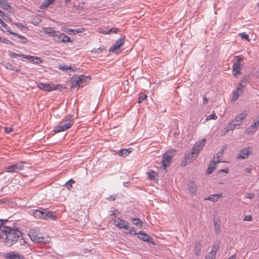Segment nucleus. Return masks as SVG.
Wrapping results in <instances>:
<instances>
[{"instance_id": "7c9ffc66", "label": "nucleus", "mask_w": 259, "mask_h": 259, "mask_svg": "<svg viewBox=\"0 0 259 259\" xmlns=\"http://www.w3.org/2000/svg\"><path fill=\"white\" fill-rule=\"evenodd\" d=\"M130 221L132 222L133 224L138 226L140 228H141L143 226V223L139 218H131Z\"/></svg>"}, {"instance_id": "cd10ccee", "label": "nucleus", "mask_w": 259, "mask_h": 259, "mask_svg": "<svg viewBox=\"0 0 259 259\" xmlns=\"http://www.w3.org/2000/svg\"><path fill=\"white\" fill-rule=\"evenodd\" d=\"M55 0H45L40 5L39 8L44 10L48 8L51 4H53Z\"/></svg>"}, {"instance_id": "09e8293b", "label": "nucleus", "mask_w": 259, "mask_h": 259, "mask_svg": "<svg viewBox=\"0 0 259 259\" xmlns=\"http://www.w3.org/2000/svg\"><path fill=\"white\" fill-rule=\"evenodd\" d=\"M147 96L146 95H143L140 96L139 97L138 102L140 104L143 101H144L146 98Z\"/></svg>"}, {"instance_id": "052dcab7", "label": "nucleus", "mask_w": 259, "mask_h": 259, "mask_svg": "<svg viewBox=\"0 0 259 259\" xmlns=\"http://www.w3.org/2000/svg\"><path fill=\"white\" fill-rule=\"evenodd\" d=\"M104 49L103 48H101L100 47L98 49V50H96L95 52L97 53H102Z\"/></svg>"}, {"instance_id": "aec40b11", "label": "nucleus", "mask_w": 259, "mask_h": 259, "mask_svg": "<svg viewBox=\"0 0 259 259\" xmlns=\"http://www.w3.org/2000/svg\"><path fill=\"white\" fill-rule=\"evenodd\" d=\"M1 64L7 69L11 71H14L16 72H19L22 75L24 74V73L21 71V69L19 68L16 67L11 63L2 62Z\"/></svg>"}, {"instance_id": "c9c22d12", "label": "nucleus", "mask_w": 259, "mask_h": 259, "mask_svg": "<svg viewBox=\"0 0 259 259\" xmlns=\"http://www.w3.org/2000/svg\"><path fill=\"white\" fill-rule=\"evenodd\" d=\"M29 57V59L28 60L34 63L38 64L42 62L41 58L38 57H34L30 55Z\"/></svg>"}, {"instance_id": "f8f14e48", "label": "nucleus", "mask_w": 259, "mask_h": 259, "mask_svg": "<svg viewBox=\"0 0 259 259\" xmlns=\"http://www.w3.org/2000/svg\"><path fill=\"white\" fill-rule=\"evenodd\" d=\"M137 235H138V237L140 239H141L145 242H147L149 243H151L153 245L155 244V243L152 237H150L148 234L145 233L144 231H140L139 233H138Z\"/></svg>"}, {"instance_id": "1a4fd4ad", "label": "nucleus", "mask_w": 259, "mask_h": 259, "mask_svg": "<svg viewBox=\"0 0 259 259\" xmlns=\"http://www.w3.org/2000/svg\"><path fill=\"white\" fill-rule=\"evenodd\" d=\"M24 166L23 165V162H21L19 163H14L12 165H9L7 167H5V171L7 172L12 173H18L21 170L23 169Z\"/></svg>"}, {"instance_id": "8fccbe9b", "label": "nucleus", "mask_w": 259, "mask_h": 259, "mask_svg": "<svg viewBox=\"0 0 259 259\" xmlns=\"http://www.w3.org/2000/svg\"><path fill=\"white\" fill-rule=\"evenodd\" d=\"M3 40H2V42L3 43H5V44H8V45H14V44L10 40H8L5 38H2Z\"/></svg>"}, {"instance_id": "6e6552de", "label": "nucleus", "mask_w": 259, "mask_h": 259, "mask_svg": "<svg viewBox=\"0 0 259 259\" xmlns=\"http://www.w3.org/2000/svg\"><path fill=\"white\" fill-rule=\"evenodd\" d=\"M38 88L45 91L50 92L55 90H61L62 88H64L62 85L57 84L51 83H45L43 82H39L37 85Z\"/></svg>"}, {"instance_id": "bb28decb", "label": "nucleus", "mask_w": 259, "mask_h": 259, "mask_svg": "<svg viewBox=\"0 0 259 259\" xmlns=\"http://www.w3.org/2000/svg\"><path fill=\"white\" fill-rule=\"evenodd\" d=\"M225 146H224L223 147L218 151V152L217 153V154L213 157V159L214 160H219V162H225L223 160V151L224 150Z\"/></svg>"}, {"instance_id": "4be33fe9", "label": "nucleus", "mask_w": 259, "mask_h": 259, "mask_svg": "<svg viewBox=\"0 0 259 259\" xmlns=\"http://www.w3.org/2000/svg\"><path fill=\"white\" fill-rule=\"evenodd\" d=\"M7 32H8L10 34L14 35L18 37L19 38H20V40L19 41V42L24 44H25L27 42L28 40L26 37H25L24 36H23V35H22L19 33H15V32L12 31L10 29L7 28Z\"/></svg>"}, {"instance_id": "2f4dec72", "label": "nucleus", "mask_w": 259, "mask_h": 259, "mask_svg": "<svg viewBox=\"0 0 259 259\" xmlns=\"http://www.w3.org/2000/svg\"><path fill=\"white\" fill-rule=\"evenodd\" d=\"M44 31L46 34H48L49 36L53 37L57 31L53 30L51 27H46L44 28Z\"/></svg>"}, {"instance_id": "a18cd8bd", "label": "nucleus", "mask_w": 259, "mask_h": 259, "mask_svg": "<svg viewBox=\"0 0 259 259\" xmlns=\"http://www.w3.org/2000/svg\"><path fill=\"white\" fill-rule=\"evenodd\" d=\"M217 116H216L215 113L213 112L210 115H208L206 119V120H208L210 119H216L217 118Z\"/></svg>"}, {"instance_id": "9b49d317", "label": "nucleus", "mask_w": 259, "mask_h": 259, "mask_svg": "<svg viewBox=\"0 0 259 259\" xmlns=\"http://www.w3.org/2000/svg\"><path fill=\"white\" fill-rule=\"evenodd\" d=\"M206 141V140L205 139H202L201 140L196 142L192 148V154H196L198 155V154L202 150L204 146Z\"/></svg>"}, {"instance_id": "7ed1b4c3", "label": "nucleus", "mask_w": 259, "mask_h": 259, "mask_svg": "<svg viewBox=\"0 0 259 259\" xmlns=\"http://www.w3.org/2000/svg\"><path fill=\"white\" fill-rule=\"evenodd\" d=\"M74 118L73 116L69 115L65 118V119L54 128L55 133H60L68 130L74 123Z\"/></svg>"}, {"instance_id": "49530a36", "label": "nucleus", "mask_w": 259, "mask_h": 259, "mask_svg": "<svg viewBox=\"0 0 259 259\" xmlns=\"http://www.w3.org/2000/svg\"><path fill=\"white\" fill-rule=\"evenodd\" d=\"M60 36H61V34H57V32L56 33H55V34L53 36L54 40H55L56 41H57V42H60V41L61 42L62 38H61Z\"/></svg>"}, {"instance_id": "603ef678", "label": "nucleus", "mask_w": 259, "mask_h": 259, "mask_svg": "<svg viewBox=\"0 0 259 259\" xmlns=\"http://www.w3.org/2000/svg\"><path fill=\"white\" fill-rule=\"evenodd\" d=\"M254 195L253 193H247L245 195V198L251 199L254 197Z\"/></svg>"}, {"instance_id": "6e6d98bb", "label": "nucleus", "mask_w": 259, "mask_h": 259, "mask_svg": "<svg viewBox=\"0 0 259 259\" xmlns=\"http://www.w3.org/2000/svg\"><path fill=\"white\" fill-rule=\"evenodd\" d=\"M244 220L251 221L252 220V217L250 215H245L244 217Z\"/></svg>"}, {"instance_id": "b1692460", "label": "nucleus", "mask_w": 259, "mask_h": 259, "mask_svg": "<svg viewBox=\"0 0 259 259\" xmlns=\"http://www.w3.org/2000/svg\"><path fill=\"white\" fill-rule=\"evenodd\" d=\"M249 76H245L241 79V80L239 82L238 85L237 86V88H239L240 90H243V89L244 88L246 85V83L248 81Z\"/></svg>"}, {"instance_id": "ea45409f", "label": "nucleus", "mask_w": 259, "mask_h": 259, "mask_svg": "<svg viewBox=\"0 0 259 259\" xmlns=\"http://www.w3.org/2000/svg\"><path fill=\"white\" fill-rule=\"evenodd\" d=\"M0 16L7 22H10L11 18L7 15H6L2 10H0Z\"/></svg>"}, {"instance_id": "ddd939ff", "label": "nucleus", "mask_w": 259, "mask_h": 259, "mask_svg": "<svg viewBox=\"0 0 259 259\" xmlns=\"http://www.w3.org/2000/svg\"><path fill=\"white\" fill-rule=\"evenodd\" d=\"M113 224L120 229L127 230L129 228L128 223L119 218L115 219L113 221Z\"/></svg>"}, {"instance_id": "4c0bfd02", "label": "nucleus", "mask_w": 259, "mask_h": 259, "mask_svg": "<svg viewBox=\"0 0 259 259\" xmlns=\"http://www.w3.org/2000/svg\"><path fill=\"white\" fill-rule=\"evenodd\" d=\"M201 244L196 243L195 246V252L196 255H199L201 253Z\"/></svg>"}, {"instance_id": "c03bdc74", "label": "nucleus", "mask_w": 259, "mask_h": 259, "mask_svg": "<svg viewBox=\"0 0 259 259\" xmlns=\"http://www.w3.org/2000/svg\"><path fill=\"white\" fill-rule=\"evenodd\" d=\"M213 223H214V227H215V230L217 232H218L219 229L220 228V221L214 219L213 220Z\"/></svg>"}, {"instance_id": "864d4df0", "label": "nucleus", "mask_w": 259, "mask_h": 259, "mask_svg": "<svg viewBox=\"0 0 259 259\" xmlns=\"http://www.w3.org/2000/svg\"><path fill=\"white\" fill-rule=\"evenodd\" d=\"M0 24L2 25V26H3L6 30L7 28H9V27H8V25L7 24H6L1 19H0Z\"/></svg>"}, {"instance_id": "0eeeda50", "label": "nucleus", "mask_w": 259, "mask_h": 259, "mask_svg": "<svg viewBox=\"0 0 259 259\" xmlns=\"http://www.w3.org/2000/svg\"><path fill=\"white\" fill-rule=\"evenodd\" d=\"M175 152L176 151L174 150H169L168 151H166L163 154L162 156V165L164 169L169 166L170 164Z\"/></svg>"}, {"instance_id": "37998d69", "label": "nucleus", "mask_w": 259, "mask_h": 259, "mask_svg": "<svg viewBox=\"0 0 259 259\" xmlns=\"http://www.w3.org/2000/svg\"><path fill=\"white\" fill-rule=\"evenodd\" d=\"M189 191L191 193H195L196 191V186L193 184H190L189 185Z\"/></svg>"}, {"instance_id": "680f3d73", "label": "nucleus", "mask_w": 259, "mask_h": 259, "mask_svg": "<svg viewBox=\"0 0 259 259\" xmlns=\"http://www.w3.org/2000/svg\"><path fill=\"white\" fill-rule=\"evenodd\" d=\"M8 55H9V56L11 58H14V52H11L10 51H8Z\"/></svg>"}, {"instance_id": "72a5a7b5", "label": "nucleus", "mask_w": 259, "mask_h": 259, "mask_svg": "<svg viewBox=\"0 0 259 259\" xmlns=\"http://www.w3.org/2000/svg\"><path fill=\"white\" fill-rule=\"evenodd\" d=\"M222 197V194L221 193L215 194V195H211L208 198H206V200H211L213 202L217 201L219 200V199Z\"/></svg>"}, {"instance_id": "f03ea898", "label": "nucleus", "mask_w": 259, "mask_h": 259, "mask_svg": "<svg viewBox=\"0 0 259 259\" xmlns=\"http://www.w3.org/2000/svg\"><path fill=\"white\" fill-rule=\"evenodd\" d=\"M31 214L35 218L54 220L57 218V216L54 214V212H51L48 209H43L39 208L36 210H32Z\"/></svg>"}, {"instance_id": "5701e85b", "label": "nucleus", "mask_w": 259, "mask_h": 259, "mask_svg": "<svg viewBox=\"0 0 259 259\" xmlns=\"http://www.w3.org/2000/svg\"><path fill=\"white\" fill-rule=\"evenodd\" d=\"M0 7L9 12H11L12 10V7L6 0H0Z\"/></svg>"}, {"instance_id": "20e7f679", "label": "nucleus", "mask_w": 259, "mask_h": 259, "mask_svg": "<svg viewBox=\"0 0 259 259\" xmlns=\"http://www.w3.org/2000/svg\"><path fill=\"white\" fill-rule=\"evenodd\" d=\"M91 80L90 76L80 75L77 77H72L71 79L72 88L76 87H83L85 86Z\"/></svg>"}, {"instance_id": "c756f323", "label": "nucleus", "mask_w": 259, "mask_h": 259, "mask_svg": "<svg viewBox=\"0 0 259 259\" xmlns=\"http://www.w3.org/2000/svg\"><path fill=\"white\" fill-rule=\"evenodd\" d=\"M84 29L83 28H77V29H68L67 30V34L69 35H74L77 33L83 32L84 31Z\"/></svg>"}, {"instance_id": "473e14b6", "label": "nucleus", "mask_w": 259, "mask_h": 259, "mask_svg": "<svg viewBox=\"0 0 259 259\" xmlns=\"http://www.w3.org/2000/svg\"><path fill=\"white\" fill-rule=\"evenodd\" d=\"M132 150L131 148L128 149H123L119 151L118 154L121 156H127L131 152Z\"/></svg>"}, {"instance_id": "5fc2aeb1", "label": "nucleus", "mask_w": 259, "mask_h": 259, "mask_svg": "<svg viewBox=\"0 0 259 259\" xmlns=\"http://www.w3.org/2000/svg\"><path fill=\"white\" fill-rule=\"evenodd\" d=\"M14 25H15L17 27H21V28H26L25 26L23 25L20 22H14Z\"/></svg>"}, {"instance_id": "58836bf2", "label": "nucleus", "mask_w": 259, "mask_h": 259, "mask_svg": "<svg viewBox=\"0 0 259 259\" xmlns=\"http://www.w3.org/2000/svg\"><path fill=\"white\" fill-rule=\"evenodd\" d=\"M118 31L119 29L118 28L113 27L109 30L103 31L102 33L106 34H109L110 33H116Z\"/></svg>"}, {"instance_id": "393cba45", "label": "nucleus", "mask_w": 259, "mask_h": 259, "mask_svg": "<svg viewBox=\"0 0 259 259\" xmlns=\"http://www.w3.org/2000/svg\"><path fill=\"white\" fill-rule=\"evenodd\" d=\"M148 178L151 181H155L157 180L158 174L153 170H150L147 172Z\"/></svg>"}, {"instance_id": "f3484780", "label": "nucleus", "mask_w": 259, "mask_h": 259, "mask_svg": "<svg viewBox=\"0 0 259 259\" xmlns=\"http://www.w3.org/2000/svg\"><path fill=\"white\" fill-rule=\"evenodd\" d=\"M4 257L5 259H25L23 255L15 251H11L6 253Z\"/></svg>"}, {"instance_id": "4468645a", "label": "nucleus", "mask_w": 259, "mask_h": 259, "mask_svg": "<svg viewBox=\"0 0 259 259\" xmlns=\"http://www.w3.org/2000/svg\"><path fill=\"white\" fill-rule=\"evenodd\" d=\"M219 244L220 243L219 242H216L214 243L211 251L206 254L205 259H215L216 253L220 248Z\"/></svg>"}, {"instance_id": "13d9d810", "label": "nucleus", "mask_w": 259, "mask_h": 259, "mask_svg": "<svg viewBox=\"0 0 259 259\" xmlns=\"http://www.w3.org/2000/svg\"><path fill=\"white\" fill-rule=\"evenodd\" d=\"M203 102L204 104H206L208 103V99L206 95H204L203 97Z\"/></svg>"}, {"instance_id": "423d86ee", "label": "nucleus", "mask_w": 259, "mask_h": 259, "mask_svg": "<svg viewBox=\"0 0 259 259\" xmlns=\"http://www.w3.org/2000/svg\"><path fill=\"white\" fill-rule=\"evenodd\" d=\"M247 115L248 112L246 110L243 111L238 114L234 120L228 124V132L230 130H233L235 126L240 125L242 123V120L245 119Z\"/></svg>"}, {"instance_id": "2eb2a0df", "label": "nucleus", "mask_w": 259, "mask_h": 259, "mask_svg": "<svg viewBox=\"0 0 259 259\" xmlns=\"http://www.w3.org/2000/svg\"><path fill=\"white\" fill-rule=\"evenodd\" d=\"M241 60L238 58L233 63V74L235 77L241 74Z\"/></svg>"}, {"instance_id": "69168bd1", "label": "nucleus", "mask_w": 259, "mask_h": 259, "mask_svg": "<svg viewBox=\"0 0 259 259\" xmlns=\"http://www.w3.org/2000/svg\"><path fill=\"white\" fill-rule=\"evenodd\" d=\"M236 255L235 254H233V255H231L228 259H236Z\"/></svg>"}, {"instance_id": "bf43d9fd", "label": "nucleus", "mask_w": 259, "mask_h": 259, "mask_svg": "<svg viewBox=\"0 0 259 259\" xmlns=\"http://www.w3.org/2000/svg\"><path fill=\"white\" fill-rule=\"evenodd\" d=\"M116 196H110L107 198V199L108 200H115Z\"/></svg>"}, {"instance_id": "c85d7f7f", "label": "nucleus", "mask_w": 259, "mask_h": 259, "mask_svg": "<svg viewBox=\"0 0 259 259\" xmlns=\"http://www.w3.org/2000/svg\"><path fill=\"white\" fill-rule=\"evenodd\" d=\"M3 221L0 220V241L4 239V234H6L5 228L6 226L3 225Z\"/></svg>"}, {"instance_id": "a878e982", "label": "nucleus", "mask_w": 259, "mask_h": 259, "mask_svg": "<svg viewBox=\"0 0 259 259\" xmlns=\"http://www.w3.org/2000/svg\"><path fill=\"white\" fill-rule=\"evenodd\" d=\"M242 93L243 90H240L239 88H236V89L233 93V96L231 98V100L233 102L236 101Z\"/></svg>"}, {"instance_id": "0e129e2a", "label": "nucleus", "mask_w": 259, "mask_h": 259, "mask_svg": "<svg viewBox=\"0 0 259 259\" xmlns=\"http://www.w3.org/2000/svg\"><path fill=\"white\" fill-rule=\"evenodd\" d=\"M251 170H252V169H251V168H245V170H245V172H249H249H250V171H251Z\"/></svg>"}, {"instance_id": "dca6fc26", "label": "nucleus", "mask_w": 259, "mask_h": 259, "mask_svg": "<svg viewBox=\"0 0 259 259\" xmlns=\"http://www.w3.org/2000/svg\"><path fill=\"white\" fill-rule=\"evenodd\" d=\"M125 36L121 37L117 39L115 42L113 44L112 47H111L109 51L110 52H114L115 51L118 50L121 46L124 44Z\"/></svg>"}, {"instance_id": "338daca9", "label": "nucleus", "mask_w": 259, "mask_h": 259, "mask_svg": "<svg viewBox=\"0 0 259 259\" xmlns=\"http://www.w3.org/2000/svg\"><path fill=\"white\" fill-rule=\"evenodd\" d=\"M40 21H41L40 19H38L37 21H36V22L35 23H34V24L35 25H37L40 22Z\"/></svg>"}, {"instance_id": "f704fd0d", "label": "nucleus", "mask_w": 259, "mask_h": 259, "mask_svg": "<svg viewBox=\"0 0 259 259\" xmlns=\"http://www.w3.org/2000/svg\"><path fill=\"white\" fill-rule=\"evenodd\" d=\"M60 70L64 71H66L68 70H71L72 72L76 71L75 69H73L70 65H59L58 67Z\"/></svg>"}, {"instance_id": "de8ad7c7", "label": "nucleus", "mask_w": 259, "mask_h": 259, "mask_svg": "<svg viewBox=\"0 0 259 259\" xmlns=\"http://www.w3.org/2000/svg\"><path fill=\"white\" fill-rule=\"evenodd\" d=\"M239 36H240V37L242 39H246L248 41L249 40V36L245 32H242V33H239Z\"/></svg>"}, {"instance_id": "e433bc0d", "label": "nucleus", "mask_w": 259, "mask_h": 259, "mask_svg": "<svg viewBox=\"0 0 259 259\" xmlns=\"http://www.w3.org/2000/svg\"><path fill=\"white\" fill-rule=\"evenodd\" d=\"M60 37L62 38L61 42H73V40H71L68 36L64 33H61Z\"/></svg>"}, {"instance_id": "412c9836", "label": "nucleus", "mask_w": 259, "mask_h": 259, "mask_svg": "<svg viewBox=\"0 0 259 259\" xmlns=\"http://www.w3.org/2000/svg\"><path fill=\"white\" fill-rule=\"evenodd\" d=\"M197 157L196 154H192V151L185 155L183 162L185 163V165L191 162L193 159Z\"/></svg>"}, {"instance_id": "9d476101", "label": "nucleus", "mask_w": 259, "mask_h": 259, "mask_svg": "<svg viewBox=\"0 0 259 259\" xmlns=\"http://www.w3.org/2000/svg\"><path fill=\"white\" fill-rule=\"evenodd\" d=\"M252 153V149L250 147L242 149L238 153L237 158L238 159H244L248 158Z\"/></svg>"}, {"instance_id": "4d7b16f0", "label": "nucleus", "mask_w": 259, "mask_h": 259, "mask_svg": "<svg viewBox=\"0 0 259 259\" xmlns=\"http://www.w3.org/2000/svg\"><path fill=\"white\" fill-rule=\"evenodd\" d=\"M13 131L12 128L9 127H6L5 128V131L6 133L9 134Z\"/></svg>"}, {"instance_id": "e2e57ef3", "label": "nucleus", "mask_w": 259, "mask_h": 259, "mask_svg": "<svg viewBox=\"0 0 259 259\" xmlns=\"http://www.w3.org/2000/svg\"><path fill=\"white\" fill-rule=\"evenodd\" d=\"M68 29H70V28H67L66 27H62V28H61V30L63 31L66 32L67 33Z\"/></svg>"}, {"instance_id": "a211bd4d", "label": "nucleus", "mask_w": 259, "mask_h": 259, "mask_svg": "<svg viewBox=\"0 0 259 259\" xmlns=\"http://www.w3.org/2000/svg\"><path fill=\"white\" fill-rule=\"evenodd\" d=\"M259 126V119H256L253 123L246 129V133L247 134L255 132Z\"/></svg>"}, {"instance_id": "39448f33", "label": "nucleus", "mask_w": 259, "mask_h": 259, "mask_svg": "<svg viewBox=\"0 0 259 259\" xmlns=\"http://www.w3.org/2000/svg\"><path fill=\"white\" fill-rule=\"evenodd\" d=\"M29 235L31 240L36 243H47L49 242L48 239L45 238L37 229H31Z\"/></svg>"}, {"instance_id": "6ab92c4d", "label": "nucleus", "mask_w": 259, "mask_h": 259, "mask_svg": "<svg viewBox=\"0 0 259 259\" xmlns=\"http://www.w3.org/2000/svg\"><path fill=\"white\" fill-rule=\"evenodd\" d=\"M219 163V160L212 159L209 163L208 167L206 170V175H209L212 174L216 168L217 164Z\"/></svg>"}, {"instance_id": "3c124183", "label": "nucleus", "mask_w": 259, "mask_h": 259, "mask_svg": "<svg viewBox=\"0 0 259 259\" xmlns=\"http://www.w3.org/2000/svg\"><path fill=\"white\" fill-rule=\"evenodd\" d=\"M29 57H30V55H26L22 54H19L18 56V57H20L22 59H26L28 60L29 59Z\"/></svg>"}, {"instance_id": "79ce46f5", "label": "nucleus", "mask_w": 259, "mask_h": 259, "mask_svg": "<svg viewBox=\"0 0 259 259\" xmlns=\"http://www.w3.org/2000/svg\"><path fill=\"white\" fill-rule=\"evenodd\" d=\"M74 183L75 181L73 180L70 179L65 183V186L66 188H67L68 190H70L72 187V184Z\"/></svg>"}, {"instance_id": "a19ab883", "label": "nucleus", "mask_w": 259, "mask_h": 259, "mask_svg": "<svg viewBox=\"0 0 259 259\" xmlns=\"http://www.w3.org/2000/svg\"><path fill=\"white\" fill-rule=\"evenodd\" d=\"M127 230L128 231L127 232H125V233L128 234H131V235H136L138 234V233L136 232V231L135 229V228L133 227H129V228Z\"/></svg>"}, {"instance_id": "774afa93", "label": "nucleus", "mask_w": 259, "mask_h": 259, "mask_svg": "<svg viewBox=\"0 0 259 259\" xmlns=\"http://www.w3.org/2000/svg\"><path fill=\"white\" fill-rule=\"evenodd\" d=\"M19 54H17L14 52V58H17L18 57Z\"/></svg>"}, {"instance_id": "f257e3e1", "label": "nucleus", "mask_w": 259, "mask_h": 259, "mask_svg": "<svg viewBox=\"0 0 259 259\" xmlns=\"http://www.w3.org/2000/svg\"><path fill=\"white\" fill-rule=\"evenodd\" d=\"M5 243L7 245L10 246L16 243L17 241L20 245H24L25 241L22 238V234L18 229H13L12 228L6 226Z\"/></svg>"}]
</instances>
